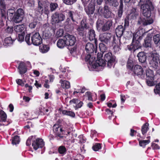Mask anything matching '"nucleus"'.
Returning <instances> with one entry per match:
<instances>
[{
	"label": "nucleus",
	"instance_id": "1",
	"mask_svg": "<svg viewBox=\"0 0 160 160\" xmlns=\"http://www.w3.org/2000/svg\"><path fill=\"white\" fill-rule=\"evenodd\" d=\"M141 11L144 17H140L138 20V23L144 26L150 24L153 22V20L150 16L151 10L153 8L151 2L149 0H140Z\"/></svg>",
	"mask_w": 160,
	"mask_h": 160
},
{
	"label": "nucleus",
	"instance_id": "2",
	"mask_svg": "<svg viewBox=\"0 0 160 160\" xmlns=\"http://www.w3.org/2000/svg\"><path fill=\"white\" fill-rule=\"evenodd\" d=\"M142 38L141 36H138V32L133 35L132 44L128 46V49L129 50H132L134 52L140 48L141 46L140 42V40Z\"/></svg>",
	"mask_w": 160,
	"mask_h": 160
},
{
	"label": "nucleus",
	"instance_id": "3",
	"mask_svg": "<svg viewBox=\"0 0 160 160\" xmlns=\"http://www.w3.org/2000/svg\"><path fill=\"white\" fill-rule=\"evenodd\" d=\"M149 63L151 67L155 69L158 68L159 64L160 65V56L156 53H152L150 57Z\"/></svg>",
	"mask_w": 160,
	"mask_h": 160
},
{
	"label": "nucleus",
	"instance_id": "4",
	"mask_svg": "<svg viewBox=\"0 0 160 160\" xmlns=\"http://www.w3.org/2000/svg\"><path fill=\"white\" fill-rule=\"evenodd\" d=\"M98 13L100 15H102L106 18H110L112 14L111 12L110 11L109 8L107 5H105L103 8L102 7H99L98 9Z\"/></svg>",
	"mask_w": 160,
	"mask_h": 160
},
{
	"label": "nucleus",
	"instance_id": "5",
	"mask_svg": "<svg viewBox=\"0 0 160 160\" xmlns=\"http://www.w3.org/2000/svg\"><path fill=\"white\" fill-rule=\"evenodd\" d=\"M51 18L52 22L54 24L63 21L65 18V16L62 13L56 12L52 14Z\"/></svg>",
	"mask_w": 160,
	"mask_h": 160
},
{
	"label": "nucleus",
	"instance_id": "6",
	"mask_svg": "<svg viewBox=\"0 0 160 160\" xmlns=\"http://www.w3.org/2000/svg\"><path fill=\"white\" fill-rule=\"evenodd\" d=\"M146 74L147 76L146 82L147 85L150 86H153L154 77L153 71L148 69L147 70Z\"/></svg>",
	"mask_w": 160,
	"mask_h": 160
},
{
	"label": "nucleus",
	"instance_id": "7",
	"mask_svg": "<svg viewBox=\"0 0 160 160\" xmlns=\"http://www.w3.org/2000/svg\"><path fill=\"white\" fill-rule=\"evenodd\" d=\"M24 16V12L21 8L18 9L12 18L13 21L16 23L22 21Z\"/></svg>",
	"mask_w": 160,
	"mask_h": 160
},
{
	"label": "nucleus",
	"instance_id": "8",
	"mask_svg": "<svg viewBox=\"0 0 160 160\" xmlns=\"http://www.w3.org/2000/svg\"><path fill=\"white\" fill-rule=\"evenodd\" d=\"M53 132L55 137L59 138V139H62L63 138L62 135L63 134V131L58 125H54L53 126Z\"/></svg>",
	"mask_w": 160,
	"mask_h": 160
},
{
	"label": "nucleus",
	"instance_id": "9",
	"mask_svg": "<svg viewBox=\"0 0 160 160\" xmlns=\"http://www.w3.org/2000/svg\"><path fill=\"white\" fill-rule=\"evenodd\" d=\"M31 40L32 44L36 46H38L42 43V39L38 32H35L31 37Z\"/></svg>",
	"mask_w": 160,
	"mask_h": 160
},
{
	"label": "nucleus",
	"instance_id": "10",
	"mask_svg": "<svg viewBox=\"0 0 160 160\" xmlns=\"http://www.w3.org/2000/svg\"><path fill=\"white\" fill-rule=\"evenodd\" d=\"M64 39L66 41L67 46L73 45L76 42L75 38L72 35L66 33L64 36Z\"/></svg>",
	"mask_w": 160,
	"mask_h": 160
},
{
	"label": "nucleus",
	"instance_id": "11",
	"mask_svg": "<svg viewBox=\"0 0 160 160\" xmlns=\"http://www.w3.org/2000/svg\"><path fill=\"white\" fill-rule=\"evenodd\" d=\"M104 59L105 61L107 62V65L109 68L111 67L112 65L115 61V58L112 56L111 52H108L105 54Z\"/></svg>",
	"mask_w": 160,
	"mask_h": 160
},
{
	"label": "nucleus",
	"instance_id": "12",
	"mask_svg": "<svg viewBox=\"0 0 160 160\" xmlns=\"http://www.w3.org/2000/svg\"><path fill=\"white\" fill-rule=\"evenodd\" d=\"M32 146L35 150L38 148H42L44 146L43 140L41 138H37L35 141H34L32 142Z\"/></svg>",
	"mask_w": 160,
	"mask_h": 160
},
{
	"label": "nucleus",
	"instance_id": "13",
	"mask_svg": "<svg viewBox=\"0 0 160 160\" xmlns=\"http://www.w3.org/2000/svg\"><path fill=\"white\" fill-rule=\"evenodd\" d=\"M95 0H91L88 7L85 9L87 13L89 15L92 14L94 11Z\"/></svg>",
	"mask_w": 160,
	"mask_h": 160
},
{
	"label": "nucleus",
	"instance_id": "14",
	"mask_svg": "<svg viewBox=\"0 0 160 160\" xmlns=\"http://www.w3.org/2000/svg\"><path fill=\"white\" fill-rule=\"evenodd\" d=\"M111 37V35L109 33H104L100 35L99 39L100 41L107 43L109 42Z\"/></svg>",
	"mask_w": 160,
	"mask_h": 160
},
{
	"label": "nucleus",
	"instance_id": "15",
	"mask_svg": "<svg viewBox=\"0 0 160 160\" xmlns=\"http://www.w3.org/2000/svg\"><path fill=\"white\" fill-rule=\"evenodd\" d=\"M105 61L102 58H99L95 61V63L93 65V67L96 68L98 67H103L105 66Z\"/></svg>",
	"mask_w": 160,
	"mask_h": 160
},
{
	"label": "nucleus",
	"instance_id": "16",
	"mask_svg": "<svg viewBox=\"0 0 160 160\" xmlns=\"http://www.w3.org/2000/svg\"><path fill=\"white\" fill-rule=\"evenodd\" d=\"M143 70L140 66L136 65L134 67L133 72L134 74L137 75H141L143 74Z\"/></svg>",
	"mask_w": 160,
	"mask_h": 160
},
{
	"label": "nucleus",
	"instance_id": "17",
	"mask_svg": "<svg viewBox=\"0 0 160 160\" xmlns=\"http://www.w3.org/2000/svg\"><path fill=\"white\" fill-rule=\"evenodd\" d=\"M88 28L87 24L84 23V21H82L81 22V25L77 28V30L79 34L81 35H83L84 28Z\"/></svg>",
	"mask_w": 160,
	"mask_h": 160
},
{
	"label": "nucleus",
	"instance_id": "18",
	"mask_svg": "<svg viewBox=\"0 0 160 160\" xmlns=\"http://www.w3.org/2000/svg\"><path fill=\"white\" fill-rule=\"evenodd\" d=\"M85 49L88 53H92L95 50L94 46L93 44L90 43H88L86 45Z\"/></svg>",
	"mask_w": 160,
	"mask_h": 160
},
{
	"label": "nucleus",
	"instance_id": "19",
	"mask_svg": "<svg viewBox=\"0 0 160 160\" xmlns=\"http://www.w3.org/2000/svg\"><path fill=\"white\" fill-rule=\"evenodd\" d=\"M124 28L122 25H119L116 28L115 32L116 36L118 37H120L122 35Z\"/></svg>",
	"mask_w": 160,
	"mask_h": 160
},
{
	"label": "nucleus",
	"instance_id": "20",
	"mask_svg": "<svg viewBox=\"0 0 160 160\" xmlns=\"http://www.w3.org/2000/svg\"><path fill=\"white\" fill-rule=\"evenodd\" d=\"M95 57L94 56H92L90 54L87 55L86 57V61L88 62L90 65H92L95 63Z\"/></svg>",
	"mask_w": 160,
	"mask_h": 160
},
{
	"label": "nucleus",
	"instance_id": "21",
	"mask_svg": "<svg viewBox=\"0 0 160 160\" xmlns=\"http://www.w3.org/2000/svg\"><path fill=\"white\" fill-rule=\"evenodd\" d=\"M18 69L19 70L20 74H21L25 73L27 71L25 63L23 62H21L20 63L18 67Z\"/></svg>",
	"mask_w": 160,
	"mask_h": 160
},
{
	"label": "nucleus",
	"instance_id": "22",
	"mask_svg": "<svg viewBox=\"0 0 160 160\" xmlns=\"http://www.w3.org/2000/svg\"><path fill=\"white\" fill-rule=\"evenodd\" d=\"M112 22L110 20L107 21L102 27V30L105 31L109 30L112 25Z\"/></svg>",
	"mask_w": 160,
	"mask_h": 160
},
{
	"label": "nucleus",
	"instance_id": "23",
	"mask_svg": "<svg viewBox=\"0 0 160 160\" xmlns=\"http://www.w3.org/2000/svg\"><path fill=\"white\" fill-rule=\"evenodd\" d=\"M62 87L64 89L69 88L70 87V83L69 82L66 80H61L60 81Z\"/></svg>",
	"mask_w": 160,
	"mask_h": 160
},
{
	"label": "nucleus",
	"instance_id": "24",
	"mask_svg": "<svg viewBox=\"0 0 160 160\" xmlns=\"http://www.w3.org/2000/svg\"><path fill=\"white\" fill-rule=\"evenodd\" d=\"M96 34L93 29H90L88 32V37L90 41H92L95 39Z\"/></svg>",
	"mask_w": 160,
	"mask_h": 160
},
{
	"label": "nucleus",
	"instance_id": "25",
	"mask_svg": "<svg viewBox=\"0 0 160 160\" xmlns=\"http://www.w3.org/2000/svg\"><path fill=\"white\" fill-rule=\"evenodd\" d=\"M137 56L139 62L142 63H144L146 60V56L143 52H139Z\"/></svg>",
	"mask_w": 160,
	"mask_h": 160
},
{
	"label": "nucleus",
	"instance_id": "26",
	"mask_svg": "<svg viewBox=\"0 0 160 160\" xmlns=\"http://www.w3.org/2000/svg\"><path fill=\"white\" fill-rule=\"evenodd\" d=\"M57 46L60 48H62L67 46V43L65 39H59L57 42Z\"/></svg>",
	"mask_w": 160,
	"mask_h": 160
},
{
	"label": "nucleus",
	"instance_id": "27",
	"mask_svg": "<svg viewBox=\"0 0 160 160\" xmlns=\"http://www.w3.org/2000/svg\"><path fill=\"white\" fill-rule=\"evenodd\" d=\"M14 40H15L12 39L11 37H7L5 39L3 45L6 46H10L13 43Z\"/></svg>",
	"mask_w": 160,
	"mask_h": 160
},
{
	"label": "nucleus",
	"instance_id": "28",
	"mask_svg": "<svg viewBox=\"0 0 160 160\" xmlns=\"http://www.w3.org/2000/svg\"><path fill=\"white\" fill-rule=\"evenodd\" d=\"M139 12L135 8H133L131 10L130 17L132 19H135L138 16Z\"/></svg>",
	"mask_w": 160,
	"mask_h": 160
},
{
	"label": "nucleus",
	"instance_id": "29",
	"mask_svg": "<svg viewBox=\"0 0 160 160\" xmlns=\"http://www.w3.org/2000/svg\"><path fill=\"white\" fill-rule=\"evenodd\" d=\"M25 27L23 25H19L14 27V29L15 31L17 32H24Z\"/></svg>",
	"mask_w": 160,
	"mask_h": 160
},
{
	"label": "nucleus",
	"instance_id": "30",
	"mask_svg": "<svg viewBox=\"0 0 160 160\" xmlns=\"http://www.w3.org/2000/svg\"><path fill=\"white\" fill-rule=\"evenodd\" d=\"M106 3L110 5L116 7L118 5L117 0H105Z\"/></svg>",
	"mask_w": 160,
	"mask_h": 160
},
{
	"label": "nucleus",
	"instance_id": "31",
	"mask_svg": "<svg viewBox=\"0 0 160 160\" xmlns=\"http://www.w3.org/2000/svg\"><path fill=\"white\" fill-rule=\"evenodd\" d=\"M151 38L149 37H147L144 40L143 46L145 47H148L151 46Z\"/></svg>",
	"mask_w": 160,
	"mask_h": 160
},
{
	"label": "nucleus",
	"instance_id": "32",
	"mask_svg": "<svg viewBox=\"0 0 160 160\" xmlns=\"http://www.w3.org/2000/svg\"><path fill=\"white\" fill-rule=\"evenodd\" d=\"M148 126L149 123H146L142 126L141 131L143 135L145 134L148 130Z\"/></svg>",
	"mask_w": 160,
	"mask_h": 160
},
{
	"label": "nucleus",
	"instance_id": "33",
	"mask_svg": "<svg viewBox=\"0 0 160 160\" xmlns=\"http://www.w3.org/2000/svg\"><path fill=\"white\" fill-rule=\"evenodd\" d=\"M62 113L64 115H67L72 117H74L75 116V114L74 112L71 111L66 110H63L62 111Z\"/></svg>",
	"mask_w": 160,
	"mask_h": 160
},
{
	"label": "nucleus",
	"instance_id": "34",
	"mask_svg": "<svg viewBox=\"0 0 160 160\" xmlns=\"http://www.w3.org/2000/svg\"><path fill=\"white\" fill-rule=\"evenodd\" d=\"M49 49V48L48 45H43L42 47H41L40 50L42 53H45L48 52Z\"/></svg>",
	"mask_w": 160,
	"mask_h": 160
},
{
	"label": "nucleus",
	"instance_id": "35",
	"mask_svg": "<svg viewBox=\"0 0 160 160\" xmlns=\"http://www.w3.org/2000/svg\"><path fill=\"white\" fill-rule=\"evenodd\" d=\"M7 115L3 111H0V121H5L7 118Z\"/></svg>",
	"mask_w": 160,
	"mask_h": 160
},
{
	"label": "nucleus",
	"instance_id": "36",
	"mask_svg": "<svg viewBox=\"0 0 160 160\" xmlns=\"http://www.w3.org/2000/svg\"><path fill=\"white\" fill-rule=\"evenodd\" d=\"M150 142V140H140L139 141V144L140 146L145 147L146 145Z\"/></svg>",
	"mask_w": 160,
	"mask_h": 160
},
{
	"label": "nucleus",
	"instance_id": "37",
	"mask_svg": "<svg viewBox=\"0 0 160 160\" xmlns=\"http://www.w3.org/2000/svg\"><path fill=\"white\" fill-rule=\"evenodd\" d=\"M20 142L19 137L18 136H16L12 138V143L13 145H16L19 143Z\"/></svg>",
	"mask_w": 160,
	"mask_h": 160
},
{
	"label": "nucleus",
	"instance_id": "38",
	"mask_svg": "<svg viewBox=\"0 0 160 160\" xmlns=\"http://www.w3.org/2000/svg\"><path fill=\"white\" fill-rule=\"evenodd\" d=\"M58 7V4L56 3L52 2L49 5V7L51 12H53Z\"/></svg>",
	"mask_w": 160,
	"mask_h": 160
},
{
	"label": "nucleus",
	"instance_id": "39",
	"mask_svg": "<svg viewBox=\"0 0 160 160\" xmlns=\"http://www.w3.org/2000/svg\"><path fill=\"white\" fill-rule=\"evenodd\" d=\"M153 41L155 43L158 44L160 41V34H157L153 37Z\"/></svg>",
	"mask_w": 160,
	"mask_h": 160
},
{
	"label": "nucleus",
	"instance_id": "40",
	"mask_svg": "<svg viewBox=\"0 0 160 160\" xmlns=\"http://www.w3.org/2000/svg\"><path fill=\"white\" fill-rule=\"evenodd\" d=\"M15 13L13 9H9L8 11L7 15L10 17V18H12Z\"/></svg>",
	"mask_w": 160,
	"mask_h": 160
},
{
	"label": "nucleus",
	"instance_id": "41",
	"mask_svg": "<svg viewBox=\"0 0 160 160\" xmlns=\"http://www.w3.org/2000/svg\"><path fill=\"white\" fill-rule=\"evenodd\" d=\"M74 28V25L72 24H68L66 25L65 27V29L67 30L68 31H69L73 29Z\"/></svg>",
	"mask_w": 160,
	"mask_h": 160
},
{
	"label": "nucleus",
	"instance_id": "42",
	"mask_svg": "<svg viewBox=\"0 0 160 160\" xmlns=\"http://www.w3.org/2000/svg\"><path fill=\"white\" fill-rule=\"evenodd\" d=\"M101 144L99 143H96L92 147L93 150L95 151H98L99 150L101 149Z\"/></svg>",
	"mask_w": 160,
	"mask_h": 160
},
{
	"label": "nucleus",
	"instance_id": "43",
	"mask_svg": "<svg viewBox=\"0 0 160 160\" xmlns=\"http://www.w3.org/2000/svg\"><path fill=\"white\" fill-rule=\"evenodd\" d=\"M25 35V33L24 32H21V33L18 34V40L20 42H22L24 40V38Z\"/></svg>",
	"mask_w": 160,
	"mask_h": 160
},
{
	"label": "nucleus",
	"instance_id": "44",
	"mask_svg": "<svg viewBox=\"0 0 160 160\" xmlns=\"http://www.w3.org/2000/svg\"><path fill=\"white\" fill-rule=\"evenodd\" d=\"M133 66V61L132 60H128L127 64V68L130 70H132Z\"/></svg>",
	"mask_w": 160,
	"mask_h": 160
},
{
	"label": "nucleus",
	"instance_id": "45",
	"mask_svg": "<svg viewBox=\"0 0 160 160\" xmlns=\"http://www.w3.org/2000/svg\"><path fill=\"white\" fill-rule=\"evenodd\" d=\"M99 48L101 52H105L107 50L106 46L103 43L99 44Z\"/></svg>",
	"mask_w": 160,
	"mask_h": 160
},
{
	"label": "nucleus",
	"instance_id": "46",
	"mask_svg": "<svg viewBox=\"0 0 160 160\" xmlns=\"http://www.w3.org/2000/svg\"><path fill=\"white\" fill-rule=\"evenodd\" d=\"M43 36L46 39L49 38L51 36V33L49 31L45 30L43 32Z\"/></svg>",
	"mask_w": 160,
	"mask_h": 160
},
{
	"label": "nucleus",
	"instance_id": "47",
	"mask_svg": "<svg viewBox=\"0 0 160 160\" xmlns=\"http://www.w3.org/2000/svg\"><path fill=\"white\" fill-rule=\"evenodd\" d=\"M63 34V30L62 29H59L56 33V36L57 38L62 37Z\"/></svg>",
	"mask_w": 160,
	"mask_h": 160
},
{
	"label": "nucleus",
	"instance_id": "48",
	"mask_svg": "<svg viewBox=\"0 0 160 160\" xmlns=\"http://www.w3.org/2000/svg\"><path fill=\"white\" fill-rule=\"evenodd\" d=\"M155 93L158 94L160 96V83H158L156 86V89H154Z\"/></svg>",
	"mask_w": 160,
	"mask_h": 160
},
{
	"label": "nucleus",
	"instance_id": "49",
	"mask_svg": "<svg viewBox=\"0 0 160 160\" xmlns=\"http://www.w3.org/2000/svg\"><path fill=\"white\" fill-rule=\"evenodd\" d=\"M77 0H63V2L66 4L70 5L72 4Z\"/></svg>",
	"mask_w": 160,
	"mask_h": 160
},
{
	"label": "nucleus",
	"instance_id": "50",
	"mask_svg": "<svg viewBox=\"0 0 160 160\" xmlns=\"http://www.w3.org/2000/svg\"><path fill=\"white\" fill-rule=\"evenodd\" d=\"M58 150L60 153L63 154L66 151V149L64 146H61L59 148Z\"/></svg>",
	"mask_w": 160,
	"mask_h": 160
},
{
	"label": "nucleus",
	"instance_id": "51",
	"mask_svg": "<svg viewBox=\"0 0 160 160\" xmlns=\"http://www.w3.org/2000/svg\"><path fill=\"white\" fill-rule=\"evenodd\" d=\"M0 10H5L6 6L4 2L2 0H0Z\"/></svg>",
	"mask_w": 160,
	"mask_h": 160
},
{
	"label": "nucleus",
	"instance_id": "52",
	"mask_svg": "<svg viewBox=\"0 0 160 160\" xmlns=\"http://www.w3.org/2000/svg\"><path fill=\"white\" fill-rule=\"evenodd\" d=\"M151 147L153 150H158L160 149V147L157 144L152 142L151 143Z\"/></svg>",
	"mask_w": 160,
	"mask_h": 160
},
{
	"label": "nucleus",
	"instance_id": "53",
	"mask_svg": "<svg viewBox=\"0 0 160 160\" xmlns=\"http://www.w3.org/2000/svg\"><path fill=\"white\" fill-rule=\"evenodd\" d=\"M1 14L2 19V20L5 19L6 17L5 10H0Z\"/></svg>",
	"mask_w": 160,
	"mask_h": 160
},
{
	"label": "nucleus",
	"instance_id": "54",
	"mask_svg": "<svg viewBox=\"0 0 160 160\" xmlns=\"http://www.w3.org/2000/svg\"><path fill=\"white\" fill-rule=\"evenodd\" d=\"M30 34H28L26 36L25 40L27 43L28 45H30L31 43L30 41Z\"/></svg>",
	"mask_w": 160,
	"mask_h": 160
},
{
	"label": "nucleus",
	"instance_id": "55",
	"mask_svg": "<svg viewBox=\"0 0 160 160\" xmlns=\"http://www.w3.org/2000/svg\"><path fill=\"white\" fill-rule=\"evenodd\" d=\"M17 83L19 85L23 86L24 85V82L21 79H17L16 80Z\"/></svg>",
	"mask_w": 160,
	"mask_h": 160
},
{
	"label": "nucleus",
	"instance_id": "56",
	"mask_svg": "<svg viewBox=\"0 0 160 160\" xmlns=\"http://www.w3.org/2000/svg\"><path fill=\"white\" fill-rule=\"evenodd\" d=\"M85 95L88 98V99L89 100L92 101V95L91 92H87L85 93Z\"/></svg>",
	"mask_w": 160,
	"mask_h": 160
},
{
	"label": "nucleus",
	"instance_id": "57",
	"mask_svg": "<svg viewBox=\"0 0 160 160\" xmlns=\"http://www.w3.org/2000/svg\"><path fill=\"white\" fill-rule=\"evenodd\" d=\"M129 24V20L128 18H126L124 19V28H125L128 27Z\"/></svg>",
	"mask_w": 160,
	"mask_h": 160
},
{
	"label": "nucleus",
	"instance_id": "58",
	"mask_svg": "<svg viewBox=\"0 0 160 160\" xmlns=\"http://www.w3.org/2000/svg\"><path fill=\"white\" fill-rule=\"evenodd\" d=\"M37 24V22L36 21H33L29 25V27L31 28H34Z\"/></svg>",
	"mask_w": 160,
	"mask_h": 160
},
{
	"label": "nucleus",
	"instance_id": "59",
	"mask_svg": "<svg viewBox=\"0 0 160 160\" xmlns=\"http://www.w3.org/2000/svg\"><path fill=\"white\" fill-rule=\"evenodd\" d=\"M13 31V28L12 27H8L6 29V32L8 33H11Z\"/></svg>",
	"mask_w": 160,
	"mask_h": 160
},
{
	"label": "nucleus",
	"instance_id": "60",
	"mask_svg": "<svg viewBox=\"0 0 160 160\" xmlns=\"http://www.w3.org/2000/svg\"><path fill=\"white\" fill-rule=\"evenodd\" d=\"M38 10L39 12H42L43 10V7L41 3L40 2H38Z\"/></svg>",
	"mask_w": 160,
	"mask_h": 160
},
{
	"label": "nucleus",
	"instance_id": "61",
	"mask_svg": "<svg viewBox=\"0 0 160 160\" xmlns=\"http://www.w3.org/2000/svg\"><path fill=\"white\" fill-rule=\"evenodd\" d=\"M79 102V100L77 99H73L70 100L69 102L70 103L72 104H73L78 103Z\"/></svg>",
	"mask_w": 160,
	"mask_h": 160
},
{
	"label": "nucleus",
	"instance_id": "62",
	"mask_svg": "<svg viewBox=\"0 0 160 160\" xmlns=\"http://www.w3.org/2000/svg\"><path fill=\"white\" fill-rule=\"evenodd\" d=\"M73 13L74 12H73L70 11H68V16L71 18L73 21H74L73 18Z\"/></svg>",
	"mask_w": 160,
	"mask_h": 160
},
{
	"label": "nucleus",
	"instance_id": "63",
	"mask_svg": "<svg viewBox=\"0 0 160 160\" xmlns=\"http://www.w3.org/2000/svg\"><path fill=\"white\" fill-rule=\"evenodd\" d=\"M80 142L81 143H84L86 142V139L83 136H79Z\"/></svg>",
	"mask_w": 160,
	"mask_h": 160
},
{
	"label": "nucleus",
	"instance_id": "64",
	"mask_svg": "<svg viewBox=\"0 0 160 160\" xmlns=\"http://www.w3.org/2000/svg\"><path fill=\"white\" fill-rule=\"evenodd\" d=\"M32 137H29L27 140L26 144L27 146H29L31 144V141Z\"/></svg>",
	"mask_w": 160,
	"mask_h": 160
}]
</instances>
